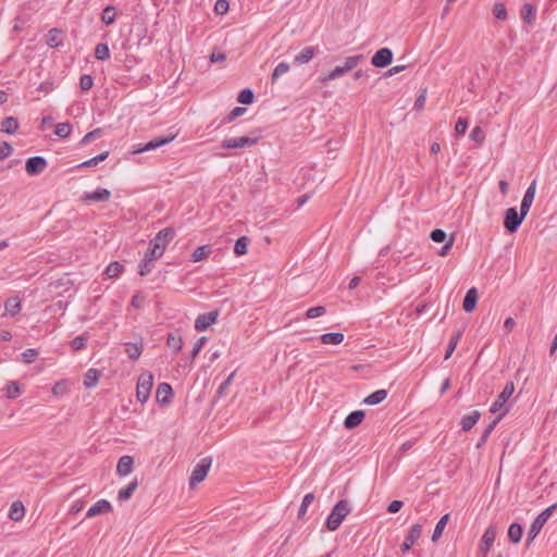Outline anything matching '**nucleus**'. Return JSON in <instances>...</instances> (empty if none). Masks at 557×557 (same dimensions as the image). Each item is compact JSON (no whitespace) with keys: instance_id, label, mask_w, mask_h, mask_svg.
<instances>
[{"instance_id":"nucleus-4","label":"nucleus","mask_w":557,"mask_h":557,"mask_svg":"<svg viewBox=\"0 0 557 557\" xmlns=\"http://www.w3.org/2000/svg\"><path fill=\"white\" fill-rule=\"evenodd\" d=\"M153 386V376L150 372H143L137 380L136 398L141 404L146 403Z\"/></svg>"},{"instance_id":"nucleus-45","label":"nucleus","mask_w":557,"mask_h":557,"mask_svg":"<svg viewBox=\"0 0 557 557\" xmlns=\"http://www.w3.org/2000/svg\"><path fill=\"white\" fill-rule=\"evenodd\" d=\"M95 57L98 60H107L110 57V50L108 45L98 44L95 48Z\"/></svg>"},{"instance_id":"nucleus-49","label":"nucleus","mask_w":557,"mask_h":557,"mask_svg":"<svg viewBox=\"0 0 557 557\" xmlns=\"http://www.w3.org/2000/svg\"><path fill=\"white\" fill-rule=\"evenodd\" d=\"M38 351L36 349H26L22 352L21 358L24 363H32L34 362L38 357Z\"/></svg>"},{"instance_id":"nucleus-31","label":"nucleus","mask_w":557,"mask_h":557,"mask_svg":"<svg viewBox=\"0 0 557 557\" xmlns=\"http://www.w3.org/2000/svg\"><path fill=\"white\" fill-rule=\"evenodd\" d=\"M216 321V315H198V319L195 322V329L197 331H205L210 325L214 324Z\"/></svg>"},{"instance_id":"nucleus-40","label":"nucleus","mask_w":557,"mask_h":557,"mask_svg":"<svg viewBox=\"0 0 557 557\" xmlns=\"http://www.w3.org/2000/svg\"><path fill=\"white\" fill-rule=\"evenodd\" d=\"M7 313H15L22 309L21 299L17 296L7 299L4 304Z\"/></svg>"},{"instance_id":"nucleus-46","label":"nucleus","mask_w":557,"mask_h":557,"mask_svg":"<svg viewBox=\"0 0 557 557\" xmlns=\"http://www.w3.org/2000/svg\"><path fill=\"white\" fill-rule=\"evenodd\" d=\"M288 71L289 64L286 62H280L272 73V82H275L278 77L286 74Z\"/></svg>"},{"instance_id":"nucleus-36","label":"nucleus","mask_w":557,"mask_h":557,"mask_svg":"<svg viewBox=\"0 0 557 557\" xmlns=\"http://www.w3.org/2000/svg\"><path fill=\"white\" fill-rule=\"evenodd\" d=\"M18 127V122L15 117H5L1 123V131L7 134H13Z\"/></svg>"},{"instance_id":"nucleus-2","label":"nucleus","mask_w":557,"mask_h":557,"mask_svg":"<svg viewBox=\"0 0 557 557\" xmlns=\"http://www.w3.org/2000/svg\"><path fill=\"white\" fill-rule=\"evenodd\" d=\"M363 59V54H356V55H349L345 59L343 65H338L334 67L332 71H330L327 74H324L323 76H320L319 81L322 84H327L331 81L337 79L359 64V62Z\"/></svg>"},{"instance_id":"nucleus-55","label":"nucleus","mask_w":557,"mask_h":557,"mask_svg":"<svg viewBox=\"0 0 557 557\" xmlns=\"http://www.w3.org/2000/svg\"><path fill=\"white\" fill-rule=\"evenodd\" d=\"M20 386L16 382H11L7 386V396L9 398H15L20 395Z\"/></svg>"},{"instance_id":"nucleus-50","label":"nucleus","mask_w":557,"mask_h":557,"mask_svg":"<svg viewBox=\"0 0 557 557\" xmlns=\"http://www.w3.org/2000/svg\"><path fill=\"white\" fill-rule=\"evenodd\" d=\"M430 238L435 243H444L447 238V234L442 228H435L431 232Z\"/></svg>"},{"instance_id":"nucleus-26","label":"nucleus","mask_w":557,"mask_h":557,"mask_svg":"<svg viewBox=\"0 0 557 557\" xmlns=\"http://www.w3.org/2000/svg\"><path fill=\"white\" fill-rule=\"evenodd\" d=\"M508 539L513 544H518L523 535V527L519 522H512L508 528Z\"/></svg>"},{"instance_id":"nucleus-17","label":"nucleus","mask_w":557,"mask_h":557,"mask_svg":"<svg viewBox=\"0 0 557 557\" xmlns=\"http://www.w3.org/2000/svg\"><path fill=\"white\" fill-rule=\"evenodd\" d=\"M110 197H111L110 190H108L106 188H99L95 191L84 194V196L82 197V200L86 201V202H89V201L101 202V201H108L110 199Z\"/></svg>"},{"instance_id":"nucleus-38","label":"nucleus","mask_w":557,"mask_h":557,"mask_svg":"<svg viewBox=\"0 0 557 557\" xmlns=\"http://www.w3.org/2000/svg\"><path fill=\"white\" fill-rule=\"evenodd\" d=\"M123 269L124 268L120 262L114 261V262H111L106 268L104 274L108 278H114V277H117L123 272Z\"/></svg>"},{"instance_id":"nucleus-30","label":"nucleus","mask_w":557,"mask_h":557,"mask_svg":"<svg viewBox=\"0 0 557 557\" xmlns=\"http://www.w3.org/2000/svg\"><path fill=\"white\" fill-rule=\"evenodd\" d=\"M101 372L97 369H89L84 376V385L87 388L96 386L100 379Z\"/></svg>"},{"instance_id":"nucleus-63","label":"nucleus","mask_w":557,"mask_h":557,"mask_svg":"<svg viewBox=\"0 0 557 557\" xmlns=\"http://www.w3.org/2000/svg\"><path fill=\"white\" fill-rule=\"evenodd\" d=\"M404 506V502L403 500H393L392 503H389V505L387 506V512L389 513H396L398 512Z\"/></svg>"},{"instance_id":"nucleus-20","label":"nucleus","mask_w":557,"mask_h":557,"mask_svg":"<svg viewBox=\"0 0 557 557\" xmlns=\"http://www.w3.org/2000/svg\"><path fill=\"white\" fill-rule=\"evenodd\" d=\"M172 393H173V389L170 384L161 383L157 387L156 399L161 405L169 404Z\"/></svg>"},{"instance_id":"nucleus-60","label":"nucleus","mask_w":557,"mask_h":557,"mask_svg":"<svg viewBox=\"0 0 557 557\" xmlns=\"http://www.w3.org/2000/svg\"><path fill=\"white\" fill-rule=\"evenodd\" d=\"M244 114V108L243 107H236L235 109H233L227 116H225L224 119V122H227V123H231L232 121H234L236 117L240 116Z\"/></svg>"},{"instance_id":"nucleus-10","label":"nucleus","mask_w":557,"mask_h":557,"mask_svg":"<svg viewBox=\"0 0 557 557\" xmlns=\"http://www.w3.org/2000/svg\"><path fill=\"white\" fill-rule=\"evenodd\" d=\"M422 525L420 523H414L411 525L407 536L405 537L403 544L400 545V550L403 553H407L411 549V547L416 544V542L421 536Z\"/></svg>"},{"instance_id":"nucleus-3","label":"nucleus","mask_w":557,"mask_h":557,"mask_svg":"<svg viewBox=\"0 0 557 557\" xmlns=\"http://www.w3.org/2000/svg\"><path fill=\"white\" fill-rule=\"evenodd\" d=\"M556 508H557V505L553 504V505L548 506L546 509H544L541 513L537 515V517L534 519V521L532 522V524L528 531V536L525 540L527 547H530L531 543L540 534L544 524L552 517V515L554 513Z\"/></svg>"},{"instance_id":"nucleus-56","label":"nucleus","mask_w":557,"mask_h":557,"mask_svg":"<svg viewBox=\"0 0 557 557\" xmlns=\"http://www.w3.org/2000/svg\"><path fill=\"white\" fill-rule=\"evenodd\" d=\"M230 4L226 0H218L214 5V12L223 15L228 11Z\"/></svg>"},{"instance_id":"nucleus-6","label":"nucleus","mask_w":557,"mask_h":557,"mask_svg":"<svg viewBox=\"0 0 557 557\" xmlns=\"http://www.w3.org/2000/svg\"><path fill=\"white\" fill-rule=\"evenodd\" d=\"M212 459L211 458H202L193 469L191 474L189 476V486L194 488L197 484L202 482L210 468H211Z\"/></svg>"},{"instance_id":"nucleus-7","label":"nucleus","mask_w":557,"mask_h":557,"mask_svg":"<svg viewBox=\"0 0 557 557\" xmlns=\"http://www.w3.org/2000/svg\"><path fill=\"white\" fill-rule=\"evenodd\" d=\"M175 232L172 227H165L157 233L153 239L150 240V247L156 248L161 253L164 252L166 246L174 238Z\"/></svg>"},{"instance_id":"nucleus-64","label":"nucleus","mask_w":557,"mask_h":557,"mask_svg":"<svg viewBox=\"0 0 557 557\" xmlns=\"http://www.w3.org/2000/svg\"><path fill=\"white\" fill-rule=\"evenodd\" d=\"M13 148L9 143H3L0 146V159H5L12 152Z\"/></svg>"},{"instance_id":"nucleus-16","label":"nucleus","mask_w":557,"mask_h":557,"mask_svg":"<svg viewBox=\"0 0 557 557\" xmlns=\"http://www.w3.org/2000/svg\"><path fill=\"white\" fill-rule=\"evenodd\" d=\"M111 511V504L107 499H100L87 510L86 517L94 518L96 516L109 513Z\"/></svg>"},{"instance_id":"nucleus-42","label":"nucleus","mask_w":557,"mask_h":557,"mask_svg":"<svg viewBox=\"0 0 557 557\" xmlns=\"http://www.w3.org/2000/svg\"><path fill=\"white\" fill-rule=\"evenodd\" d=\"M221 147L223 149L242 148L244 147V137L224 139Z\"/></svg>"},{"instance_id":"nucleus-47","label":"nucleus","mask_w":557,"mask_h":557,"mask_svg":"<svg viewBox=\"0 0 557 557\" xmlns=\"http://www.w3.org/2000/svg\"><path fill=\"white\" fill-rule=\"evenodd\" d=\"M535 190H536V182L533 181L527 188L524 196L522 198V201L532 206L534 197H535Z\"/></svg>"},{"instance_id":"nucleus-52","label":"nucleus","mask_w":557,"mask_h":557,"mask_svg":"<svg viewBox=\"0 0 557 557\" xmlns=\"http://www.w3.org/2000/svg\"><path fill=\"white\" fill-rule=\"evenodd\" d=\"M152 268H153V262L143 259V261L139 264V275L140 276L148 275L152 271Z\"/></svg>"},{"instance_id":"nucleus-61","label":"nucleus","mask_w":557,"mask_h":557,"mask_svg":"<svg viewBox=\"0 0 557 557\" xmlns=\"http://www.w3.org/2000/svg\"><path fill=\"white\" fill-rule=\"evenodd\" d=\"M101 134V128H96L89 133H87L83 139H82V145H88L91 140H94L95 138H97L99 135Z\"/></svg>"},{"instance_id":"nucleus-62","label":"nucleus","mask_w":557,"mask_h":557,"mask_svg":"<svg viewBox=\"0 0 557 557\" xmlns=\"http://www.w3.org/2000/svg\"><path fill=\"white\" fill-rule=\"evenodd\" d=\"M163 253L158 251L156 248L150 247L149 250L145 253L144 259L153 262L154 260L162 257Z\"/></svg>"},{"instance_id":"nucleus-25","label":"nucleus","mask_w":557,"mask_h":557,"mask_svg":"<svg viewBox=\"0 0 557 557\" xmlns=\"http://www.w3.org/2000/svg\"><path fill=\"white\" fill-rule=\"evenodd\" d=\"M319 338L322 344L338 345L344 341L345 336L342 332H330L322 334Z\"/></svg>"},{"instance_id":"nucleus-18","label":"nucleus","mask_w":557,"mask_h":557,"mask_svg":"<svg viewBox=\"0 0 557 557\" xmlns=\"http://www.w3.org/2000/svg\"><path fill=\"white\" fill-rule=\"evenodd\" d=\"M480 418L481 412L479 410H473L472 412L465 414L460 420L461 430L465 432L471 431L479 422Z\"/></svg>"},{"instance_id":"nucleus-12","label":"nucleus","mask_w":557,"mask_h":557,"mask_svg":"<svg viewBox=\"0 0 557 557\" xmlns=\"http://www.w3.org/2000/svg\"><path fill=\"white\" fill-rule=\"evenodd\" d=\"M508 413V408H505V410H503L487 426L486 429L483 431L480 440L478 441L475 447L478 449L482 448L485 443L487 442V440L490 438L492 432L495 430L496 425L498 424V422Z\"/></svg>"},{"instance_id":"nucleus-48","label":"nucleus","mask_w":557,"mask_h":557,"mask_svg":"<svg viewBox=\"0 0 557 557\" xmlns=\"http://www.w3.org/2000/svg\"><path fill=\"white\" fill-rule=\"evenodd\" d=\"M493 14L497 20L505 21L507 18V10L500 2H496L493 8Z\"/></svg>"},{"instance_id":"nucleus-28","label":"nucleus","mask_w":557,"mask_h":557,"mask_svg":"<svg viewBox=\"0 0 557 557\" xmlns=\"http://www.w3.org/2000/svg\"><path fill=\"white\" fill-rule=\"evenodd\" d=\"M521 18L523 22L532 24L536 18V9L530 3H524L521 8Z\"/></svg>"},{"instance_id":"nucleus-53","label":"nucleus","mask_w":557,"mask_h":557,"mask_svg":"<svg viewBox=\"0 0 557 557\" xmlns=\"http://www.w3.org/2000/svg\"><path fill=\"white\" fill-rule=\"evenodd\" d=\"M470 138L473 141L481 144L484 140L485 135L480 126H475L470 133Z\"/></svg>"},{"instance_id":"nucleus-22","label":"nucleus","mask_w":557,"mask_h":557,"mask_svg":"<svg viewBox=\"0 0 557 557\" xmlns=\"http://www.w3.org/2000/svg\"><path fill=\"white\" fill-rule=\"evenodd\" d=\"M174 137L175 136H170V137H165V138H154L152 140H150L149 143H147L144 147L135 149L133 152L140 153V152H145V151H149V150L159 148L161 146H164V145L171 143L174 139Z\"/></svg>"},{"instance_id":"nucleus-23","label":"nucleus","mask_w":557,"mask_h":557,"mask_svg":"<svg viewBox=\"0 0 557 557\" xmlns=\"http://www.w3.org/2000/svg\"><path fill=\"white\" fill-rule=\"evenodd\" d=\"M134 459L131 456H122L119 459L117 466H116V473L119 475L125 476L128 475L133 470Z\"/></svg>"},{"instance_id":"nucleus-51","label":"nucleus","mask_w":557,"mask_h":557,"mask_svg":"<svg viewBox=\"0 0 557 557\" xmlns=\"http://www.w3.org/2000/svg\"><path fill=\"white\" fill-rule=\"evenodd\" d=\"M87 337L85 335L76 336L72 339L71 346L74 350H81L86 346Z\"/></svg>"},{"instance_id":"nucleus-9","label":"nucleus","mask_w":557,"mask_h":557,"mask_svg":"<svg viewBox=\"0 0 557 557\" xmlns=\"http://www.w3.org/2000/svg\"><path fill=\"white\" fill-rule=\"evenodd\" d=\"M496 528L494 525H490L483 533L480 544H479V554L482 557H486L493 543L496 539Z\"/></svg>"},{"instance_id":"nucleus-21","label":"nucleus","mask_w":557,"mask_h":557,"mask_svg":"<svg viewBox=\"0 0 557 557\" xmlns=\"http://www.w3.org/2000/svg\"><path fill=\"white\" fill-rule=\"evenodd\" d=\"M478 290L475 287H471L463 298L462 308L466 312H471L475 309L478 302Z\"/></svg>"},{"instance_id":"nucleus-34","label":"nucleus","mask_w":557,"mask_h":557,"mask_svg":"<svg viewBox=\"0 0 557 557\" xmlns=\"http://www.w3.org/2000/svg\"><path fill=\"white\" fill-rule=\"evenodd\" d=\"M314 494L313 493H308L304 496L302 498V502L300 504V507L298 509V519L302 520L307 513V510L309 508V506L313 503L314 500Z\"/></svg>"},{"instance_id":"nucleus-54","label":"nucleus","mask_w":557,"mask_h":557,"mask_svg":"<svg viewBox=\"0 0 557 557\" xmlns=\"http://www.w3.org/2000/svg\"><path fill=\"white\" fill-rule=\"evenodd\" d=\"M468 120L466 117H459L455 125V132L458 135H465L467 128H468Z\"/></svg>"},{"instance_id":"nucleus-32","label":"nucleus","mask_w":557,"mask_h":557,"mask_svg":"<svg viewBox=\"0 0 557 557\" xmlns=\"http://www.w3.org/2000/svg\"><path fill=\"white\" fill-rule=\"evenodd\" d=\"M25 515V508L21 502H14L9 510V518L13 521H20Z\"/></svg>"},{"instance_id":"nucleus-14","label":"nucleus","mask_w":557,"mask_h":557,"mask_svg":"<svg viewBox=\"0 0 557 557\" xmlns=\"http://www.w3.org/2000/svg\"><path fill=\"white\" fill-rule=\"evenodd\" d=\"M465 330H466V325H462L453 331L449 342H448V345L446 347L445 357H444L445 360H447L451 357L453 352L455 351L458 343L460 342V339L465 333Z\"/></svg>"},{"instance_id":"nucleus-11","label":"nucleus","mask_w":557,"mask_h":557,"mask_svg":"<svg viewBox=\"0 0 557 557\" xmlns=\"http://www.w3.org/2000/svg\"><path fill=\"white\" fill-rule=\"evenodd\" d=\"M393 61V51L389 48L379 49L371 59V63L375 67H386Z\"/></svg>"},{"instance_id":"nucleus-5","label":"nucleus","mask_w":557,"mask_h":557,"mask_svg":"<svg viewBox=\"0 0 557 557\" xmlns=\"http://www.w3.org/2000/svg\"><path fill=\"white\" fill-rule=\"evenodd\" d=\"M515 392V384L512 381H508L503 391L498 394L497 398L491 405L490 411L491 413L500 412L505 408H510V406H506L508 399L512 396Z\"/></svg>"},{"instance_id":"nucleus-8","label":"nucleus","mask_w":557,"mask_h":557,"mask_svg":"<svg viewBox=\"0 0 557 557\" xmlns=\"http://www.w3.org/2000/svg\"><path fill=\"white\" fill-rule=\"evenodd\" d=\"M523 220V215H521L515 207L508 208L505 211L504 227L507 232L515 233L518 231Z\"/></svg>"},{"instance_id":"nucleus-41","label":"nucleus","mask_w":557,"mask_h":557,"mask_svg":"<svg viewBox=\"0 0 557 557\" xmlns=\"http://www.w3.org/2000/svg\"><path fill=\"white\" fill-rule=\"evenodd\" d=\"M47 44L50 47H59L62 44L61 30H59L57 28L50 29L47 35Z\"/></svg>"},{"instance_id":"nucleus-39","label":"nucleus","mask_w":557,"mask_h":557,"mask_svg":"<svg viewBox=\"0 0 557 557\" xmlns=\"http://www.w3.org/2000/svg\"><path fill=\"white\" fill-rule=\"evenodd\" d=\"M115 16H116L115 8L113 5H108L102 11L101 21L106 25H111L114 23Z\"/></svg>"},{"instance_id":"nucleus-33","label":"nucleus","mask_w":557,"mask_h":557,"mask_svg":"<svg viewBox=\"0 0 557 557\" xmlns=\"http://www.w3.org/2000/svg\"><path fill=\"white\" fill-rule=\"evenodd\" d=\"M449 520V513H445L444 516H442L440 518V520L437 521L436 525H435V529L432 533V541L433 542H436L443 534V531L447 524Z\"/></svg>"},{"instance_id":"nucleus-19","label":"nucleus","mask_w":557,"mask_h":557,"mask_svg":"<svg viewBox=\"0 0 557 557\" xmlns=\"http://www.w3.org/2000/svg\"><path fill=\"white\" fill-rule=\"evenodd\" d=\"M317 51H318V47H313V46H307V47L302 48L301 51L295 55L294 63L297 65L308 63L309 61H311L313 59Z\"/></svg>"},{"instance_id":"nucleus-15","label":"nucleus","mask_w":557,"mask_h":557,"mask_svg":"<svg viewBox=\"0 0 557 557\" xmlns=\"http://www.w3.org/2000/svg\"><path fill=\"white\" fill-rule=\"evenodd\" d=\"M364 418L363 410H354L345 418L343 425L346 430H354L362 423Z\"/></svg>"},{"instance_id":"nucleus-35","label":"nucleus","mask_w":557,"mask_h":557,"mask_svg":"<svg viewBox=\"0 0 557 557\" xmlns=\"http://www.w3.org/2000/svg\"><path fill=\"white\" fill-rule=\"evenodd\" d=\"M166 345L174 352H178L183 348V338L180 335L170 333L168 336Z\"/></svg>"},{"instance_id":"nucleus-43","label":"nucleus","mask_w":557,"mask_h":557,"mask_svg":"<svg viewBox=\"0 0 557 557\" xmlns=\"http://www.w3.org/2000/svg\"><path fill=\"white\" fill-rule=\"evenodd\" d=\"M72 132L70 123H59L55 125L54 134L60 138H66Z\"/></svg>"},{"instance_id":"nucleus-27","label":"nucleus","mask_w":557,"mask_h":557,"mask_svg":"<svg viewBox=\"0 0 557 557\" xmlns=\"http://www.w3.org/2000/svg\"><path fill=\"white\" fill-rule=\"evenodd\" d=\"M387 397L386 389H376L363 399V404L374 406L381 404Z\"/></svg>"},{"instance_id":"nucleus-58","label":"nucleus","mask_w":557,"mask_h":557,"mask_svg":"<svg viewBox=\"0 0 557 557\" xmlns=\"http://www.w3.org/2000/svg\"><path fill=\"white\" fill-rule=\"evenodd\" d=\"M144 302H145V297L143 295H140V294H137L132 299V308L134 310L145 309Z\"/></svg>"},{"instance_id":"nucleus-29","label":"nucleus","mask_w":557,"mask_h":557,"mask_svg":"<svg viewBox=\"0 0 557 557\" xmlns=\"http://www.w3.org/2000/svg\"><path fill=\"white\" fill-rule=\"evenodd\" d=\"M137 486H138V481H137V479H134L126 487L119 491L117 500H120V502L128 500L132 497L135 490L137 488Z\"/></svg>"},{"instance_id":"nucleus-57","label":"nucleus","mask_w":557,"mask_h":557,"mask_svg":"<svg viewBox=\"0 0 557 557\" xmlns=\"http://www.w3.org/2000/svg\"><path fill=\"white\" fill-rule=\"evenodd\" d=\"M94 85V79L90 75H83L79 81V87L82 90L87 91Z\"/></svg>"},{"instance_id":"nucleus-44","label":"nucleus","mask_w":557,"mask_h":557,"mask_svg":"<svg viewBox=\"0 0 557 557\" xmlns=\"http://www.w3.org/2000/svg\"><path fill=\"white\" fill-rule=\"evenodd\" d=\"M267 185V174L264 172H259L258 177L255 181V184L251 187V194L255 195L258 190H261Z\"/></svg>"},{"instance_id":"nucleus-13","label":"nucleus","mask_w":557,"mask_h":557,"mask_svg":"<svg viewBox=\"0 0 557 557\" xmlns=\"http://www.w3.org/2000/svg\"><path fill=\"white\" fill-rule=\"evenodd\" d=\"M47 166V161L42 157L29 158L25 163V170L29 175L41 173Z\"/></svg>"},{"instance_id":"nucleus-24","label":"nucleus","mask_w":557,"mask_h":557,"mask_svg":"<svg viewBox=\"0 0 557 557\" xmlns=\"http://www.w3.org/2000/svg\"><path fill=\"white\" fill-rule=\"evenodd\" d=\"M144 350V344L139 343H126L125 344V352L127 354L131 360H137L141 356Z\"/></svg>"},{"instance_id":"nucleus-59","label":"nucleus","mask_w":557,"mask_h":557,"mask_svg":"<svg viewBox=\"0 0 557 557\" xmlns=\"http://www.w3.org/2000/svg\"><path fill=\"white\" fill-rule=\"evenodd\" d=\"M207 342V337L206 336H201L194 345V348L191 350V359H195L198 354L200 352V350L202 349L205 343Z\"/></svg>"},{"instance_id":"nucleus-37","label":"nucleus","mask_w":557,"mask_h":557,"mask_svg":"<svg viewBox=\"0 0 557 557\" xmlns=\"http://www.w3.org/2000/svg\"><path fill=\"white\" fill-rule=\"evenodd\" d=\"M211 253V248L208 245L198 247L193 253H191V261L193 262H199L205 260L209 257Z\"/></svg>"},{"instance_id":"nucleus-1","label":"nucleus","mask_w":557,"mask_h":557,"mask_svg":"<svg viewBox=\"0 0 557 557\" xmlns=\"http://www.w3.org/2000/svg\"><path fill=\"white\" fill-rule=\"evenodd\" d=\"M351 508L346 499L338 500L334 507L332 508L330 515L327 516L325 520V528L329 531H336L344 519L349 515Z\"/></svg>"}]
</instances>
